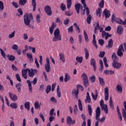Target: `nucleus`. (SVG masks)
<instances>
[{"label":"nucleus","instance_id":"34","mask_svg":"<svg viewBox=\"0 0 126 126\" xmlns=\"http://www.w3.org/2000/svg\"><path fill=\"white\" fill-rule=\"evenodd\" d=\"M78 107L80 111H83V107L82 106V103L81 102V100L80 99H78Z\"/></svg>","mask_w":126,"mask_h":126},{"label":"nucleus","instance_id":"22","mask_svg":"<svg viewBox=\"0 0 126 126\" xmlns=\"http://www.w3.org/2000/svg\"><path fill=\"white\" fill-rule=\"evenodd\" d=\"M108 45L106 46V48H108V49H111L113 48V45L114 44L113 39H110L108 43Z\"/></svg>","mask_w":126,"mask_h":126},{"label":"nucleus","instance_id":"21","mask_svg":"<svg viewBox=\"0 0 126 126\" xmlns=\"http://www.w3.org/2000/svg\"><path fill=\"white\" fill-rule=\"evenodd\" d=\"M85 103H89L90 104L91 103V98L90 97V94L88 92L87 93L86 98L85 100Z\"/></svg>","mask_w":126,"mask_h":126},{"label":"nucleus","instance_id":"49","mask_svg":"<svg viewBox=\"0 0 126 126\" xmlns=\"http://www.w3.org/2000/svg\"><path fill=\"white\" fill-rule=\"evenodd\" d=\"M40 17H41V16L39 14L36 15L35 20L37 22V23H40V22H41Z\"/></svg>","mask_w":126,"mask_h":126},{"label":"nucleus","instance_id":"8","mask_svg":"<svg viewBox=\"0 0 126 126\" xmlns=\"http://www.w3.org/2000/svg\"><path fill=\"white\" fill-rule=\"evenodd\" d=\"M29 73V76L30 77H34L35 74L38 72V70L36 69H33L32 68L29 69V68H27Z\"/></svg>","mask_w":126,"mask_h":126},{"label":"nucleus","instance_id":"33","mask_svg":"<svg viewBox=\"0 0 126 126\" xmlns=\"http://www.w3.org/2000/svg\"><path fill=\"white\" fill-rule=\"evenodd\" d=\"M67 2V8L69 9L70 7H71V5L72 4V0H66Z\"/></svg>","mask_w":126,"mask_h":126},{"label":"nucleus","instance_id":"50","mask_svg":"<svg viewBox=\"0 0 126 126\" xmlns=\"http://www.w3.org/2000/svg\"><path fill=\"white\" fill-rule=\"evenodd\" d=\"M65 15H67V16H71V15H72L73 14V13L70 11V10H69L65 12Z\"/></svg>","mask_w":126,"mask_h":126},{"label":"nucleus","instance_id":"25","mask_svg":"<svg viewBox=\"0 0 126 126\" xmlns=\"http://www.w3.org/2000/svg\"><path fill=\"white\" fill-rule=\"evenodd\" d=\"M116 90L118 93H123V87L120 85H117Z\"/></svg>","mask_w":126,"mask_h":126},{"label":"nucleus","instance_id":"10","mask_svg":"<svg viewBox=\"0 0 126 126\" xmlns=\"http://www.w3.org/2000/svg\"><path fill=\"white\" fill-rule=\"evenodd\" d=\"M86 13L88 16L87 18V22L88 24H90L91 23V20H92V16L90 15V10H89V8H87Z\"/></svg>","mask_w":126,"mask_h":126},{"label":"nucleus","instance_id":"51","mask_svg":"<svg viewBox=\"0 0 126 126\" xmlns=\"http://www.w3.org/2000/svg\"><path fill=\"white\" fill-rule=\"evenodd\" d=\"M60 8H61V9H62V10L63 11H65V9H66V7L65 6V5H64V4H63V3H61Z\"/></svg>","mask_w":126,"mask_h":126},{"label":"nucleus","instance_id":"41","mask_svg":"<svg viewBox=\"0 0 126 126\" xmlns=\"http://www.w3.org/2000/svg\"><path fill=\"white\" fill-rule=\"evenodd\" d=\"M34 108L36 110H38L39 108H41L40 104H39V101H36L34 102Z\"/></svg>","mask_w":126,"mask_h":126},{"label":"nucleus","instance_id":"32","mask_svg":"<svg viewBox=\"0 0 126 126\" xmlns=\"http://www.w3.org/2000/svg\"><path fill=\"white\" fill-rule=\"evenodd\" d=\"M19 3L21 6H24L27 3V0H20Z\"/></svg>","mask_w":126,"mask_h":126},{"label":"nucleus","instance_id":"3","mask_svg":"<svg viewBox=\"0 0 126 126\" xmlns=\"http://www.w3.org/2000/svg\"><path fill=\"white\" fill-rule=\"evenodd\" d=\"M54 37L53 38V42H57V41H62V35L60 29H57L55 30L54 32Z\"/></svg>","mask_w":126,"mask_h":126},{"label":"nucleus","instance_id":"43","mask_svg":"<svg viewBox=\"0 0 126 126\" xmlns=\"http://www.w3.org/2000/svg\"><path fill=\"white\" fill-rule=\"evenodd\" d=\"M83 60V57H78L77 56L76 58V61H77V62H78V63H82V61Z\"/></svg>","mask_w":126,"mask_h":126},{"label":"nucleus","instance_id":"64","mask_svg":"<svg viewBox=\"0 0 126 126\" xmlns=\"http://www.w3.org/2000/svg\"><path fill=\"white\" fill-rule=\"evenodd\" d=\"M104 56H105L104 51L103 52L100 51L99 55H98V57H99V58H103Z\"/></svg>","mask_w":126,"mask_h":126},{"label":"nucleus","instance_id":"46","mask_svg":"<svg viewBox=\"0 0 126 126\" xmlns=\"http://www.w3.org/2000/svg\"><path fill=\"white\" fill-rule=\"evenodd\" d=\"M52 90V87L50 85H47L46 89L45 90L46 94H49L50 91Z\"/></svg>","mask_w":126,"mask_h":126},{"label":"nucleus","instance_id":"59","mask_svg":"<svg viewBox=\"0 0 126 126\" xmlns=\"http://www.w3.org/2000/svg\"><path fill=\"white\" fill-rule=\"evenodd\" d=\"M19 48V47H18V45H17L16 44H13L12 46V50H15V51H17V50H18Z\"/></svg>","mask_w":126,"mask_h":126},{"label":"nucleus","instance_id":"23","mask_svg":"<svg viewBox=\"0 0 126 126\" xmlns=\"http://www.w3.org/2000/svg\"><path fill=\"white\" fill-rule=\"evenodd\" d=\"M72 93L73 95H74L75 97L78 99V94L79 93L78 89L76 90H73L72 91Z\"/></svg>","mask_w":126,"mask_h":126},{"label":"nucleus","instance_id":"11","mask_svg":"<svg viewBox=\"0 0 126 126\" xmlns=\"http://www.w3.org/2000/svg\"><path fill=\"white\" fill-rule=\"evenodd\" d=\"M45 69L47 72H49L50 71V69H51V65L50 64V59L48 57L46 58V63L44 65Z\"/></svg>","mask_w":126,"mask_h":126},{"label":"nucleus","instance_id":"47","mask_svg":"<svg viewBox=\"0 0 126 126\" xmlns=\"http://www.w3.org/2000/svg\"><path fill=\"white\" fill-rule=\"evenodd\" d=\"M27 58H28V59H29L30 62H32V61L33 60V56H32V54L27 53Z\"/></svg>","mask_w":126,"mask_h":126},{"label":"nucleus","instance_id":"15","mask_svg":"<svg viewBox=\"0 0 126 126\" xmlns=\"http://www.w3.org/2000/svg\"><path fill=\"white\" fill-rule=\"evenodd\" d=\"M28 70L27 68L22 70V76H23L25 79H27V78H28V75L27 74V73L28 72Z\"/></svg>","mask_w":126,"mask_h":126},{"label":"nucleus","instance_id":"4","mask_svg":"<svg viewBox=\"0 0 126 126\" xmlns=\"http://www.w3.org/2000/svg\"><path fill=\"white\" fill-rule=\"evenodd\" d=\"M111 21L112 22H116L120 25H124V21H123V20L120 18H116V15L115 14H113L112 16Z\"/></svg>","mask_w":126,"mask_h":126},{"label":"nucleus","instance_id":"39","mask_svg":"<svg viewBox=\"0 0 126 126\" xmlns=\"http://www.w3.org/2000/svg\"><path fill=\"white\" fill-rule=\"evenodd\" d=\"M72 122V119L70 116H68L66 119V123L68 125H71V122Z\"/></svg>","mask_w":126,"mask_h":126},{"label":"nucleus","instance_id":"44","mask_svg":"<svg viewBox=\"0 0 126 126\" xmlns=\"http://www.w3.org/2000/svg\"><path fill=\"white\" fill-rule=\"evenodd\" d=\"M73 26L76 27V30L78 31V33H80V28H79V26L77 25L76 23L73 24Z\"/></svg>","mask_w":126,"mask_h":126},{"label":"nucleus","instance_id":"42","mask_svg":"<svg viewBox=\"0 0 126 126\" xmlns=\"http://www.w3.org/2000/svg\"><path fill=\"white\" fill-rule=\"evenodd\" d=\"M84 35L86 42H88V41H89V38H88V34H87V32H86L85 30L84 31Z\"/></svg>","mask_w":126,"mask_h":126},{"label":"nucleus","instance_id":"61","mask_svg":"<svg viewBox=\"0 0 126 126\" xmlns=\"http://www.w3.org/2000/svg\"><path fill=\"white\" fill-rule=\"evenodd\" d=\"M98 42L99 45H100V46H103V45L105 44V41H104V40L102 39H98Z\"/></svg>","mask_w":126,"mask_h":126},{"label":"nucleus","instance_id":"35","mask_svg":"<svg viewBox=\"0 0 126 126\" xmlns=\"http://www.w3.org/2000/svg\"><path fill=\"white\" fill-rule=\"evenodd\" d=\"M84 51L86 60H88V58H89V52H88V50L86 48H84Z\"/></svg>","mask_w":126,"mask_h":126},{"label":"nucleus","instance_id":"45","mask_svg":"<svg viewBox=\"0 0 126 126\" xmlns=\"http://www.w3.org/2000/svg\"><path fill=\"white\" fill-rule=\"evenodd\" d=\"M10 107H11L12 109H17V103H12L10 104Z\"/></svg>","mask_w":126,"mask_h":126},{"label":"nucleus","instance_id":"14","mask_svg":"<svg viewBox=\"0 0 126 126\" xmlns=\"http://www.w3.org/2000/svg\"><path fill=\"white\" fill-rule=\"evenodd\" d=\"M9 96L12 100V101H13L14 102H15L17 101L18 97H17V95H16L15 94H12L10 92H9Z\"/></svg>","mask_w":126,"mask_h":126},{"label":"nucleus","instance_id":"19","mask_svg":"<svg viewBox=\"0 0 126 126\" xmlns=\"http://www.w3.org/2000/svg\"><path fill=\"white\" fill-rule=\"evenodd\" d=\"M117 32L119 35H122V34H123V32H124V28H123L122 26H118L117 28Z\"/></svg>","mask_w":126,"mask_h":126},{"label":"nucleus","instance_id":"56","mask_svg":"<svg viewBox=\"0 0 126 126\" xmlns=\"http://www.w3.org/2000/svg\"><path fill=\"white\" fill-rule=\"evenodd\" d=\"M122 114L125 121H126V111L124 108L122 109Z\"/></svg>","mask_w":126,"mask_h":126},{"label":"nucleus","instance_id":"40","mask_svg":"<svg viewBox=\"0 0 126 126\" xmlns=\"http://www.w3.org/2000/svg\"><path fill=\"white\" fill-rule=\"evenodd\" d=\"M98 79L99 80V83L100 85L104 86V85H105V81H104V79L101 77H99Z\"/></svg>","mask_w":126,"mask_h":126},{"label":"nucleus","instance_id":"7","mask_svg":"<svg viewBox=\"0 0 126 126\" xmlns=\"http://www.w3.org/2000/svg\"><path fill=\"white\" fill-rule=\"evenodd\" d=\"M100 106L102 111H103V110L105 114H108L109 113V111L108 109V105H107V104H104V100L101 99L100 100Z\"/></svg>","mask_w":126,"mask_h":126},{"label":"nucleus","instance_id":"62","mask_svg":"<svg viewBox=\"0 0 126 126\" xmlns=\"http://www.w3.org/2000/svg\"><path fill=\"white\" fill-rule=\"evenodd\" d=\"M16 78L17 80L19 81V82H21V78H20V75H19V74H16Z\"/></svg>","mask_w":126,"mask_h":126},{"label":"nucleus","instance_id":"36","mask_svg":"<svg viewBox=\"0 0 126 126\" xmlns=\"http://www.w3.org/2000/svg\"><path fill=\"white\" fill-rule=\"evenodd\" d=\"M89 79L92 83H94V82L96 81V76L94 75H93L91 77H90Z\"/></svg>","mask_w":126,"mask_h":126},{"label":"nucleus","instance_id":"20","mask_svg":"<svg viewBox=\"0 0 126 126\" xmlns=\"http://www.w3.org/2000/svg\"><path fill=\"white\" fill-rule=\"evenodd\" d=\"M103 14H104L106 18H109L111 15V13L110 11L108 10L107 9H105L103 11Z\"/></svg>","mask_w":126,"mask_h":126},{"label":"nucleus","instance_id":"24","mask_svg":"<svg viewBox=\"0 0 126 126\" xmlns=\"http://www.w3.org/2000/svg\"><path fill=\"white\" fill-rule=\"evenodd\" d=\"M93 44L96 49H98V45H97V42L96 41V36L94 34H93Z\"/></svg>","mask_w":126,"mask_h":126},{"label":"nucleus","instance_id":"38","mask_svg":"<svg viewBox=\"0 0 126 126\" xmlns=\"http://www.w3.org/2000/svg\"><path fill=\"white\" fill-rule=\"evenodd\" d=\"M25 109L28 110V111H29V110H30V102H25Z\"/></svg>","mask_w":126,"mask_h":126},{"label":"nucleus","instance_id":"18","mask_svg":"<svg viewBox=\"0 0 126 126\" xmlns=\"http://www.w3.org/2000/svg\"><path fill=\"white\" fill-rule=\"evenodd\" d=\"M60 60L62 61V63H65V58L64 57V54L63 53H60L59 54Z\"/></svg>","mask_w":126,"mask_h":126},{"label":"nucleus","instance_id":"37","mask_svg":"<svg viewBox=\"0 0 126 126\" xmlns=\"http://www.w3.org/2000/svg\"><path fill=\"white\" fill-rule=\"evenodd\" d=\"M70 79V76L68 73H66L65 75V78L64 79V82H67Z\"/></svg>","mask_w":126,"mask_h":126},{"label":"nucleus","instance_id":"2","mask_svg":"<svg viewBox=\"0 0 126 126\" xmlns=\"http://www.w3.org/2000/svg\"><path fill=\"white\" fill-rule=\"evenodd\" d=\"M33 20V15L32 13L26 14L24 16V22L26 26L30 27V23Z\"/></svg>","mask_w":126,"mask_h":126},{"label":"nucleus","instance_id":"48","mask_svg":"<svg viewBox=\"0 0 126 126\" xmlns=\"http://www.w3.org/2000/svg\"><path fill=\"white\" fill-rule=\"evenodd\" d=\"M88 109L90 116H92V108H91L90 104L88 105Z\"/></svg>","mask_w":126,"mask_h":126},{"label":"nucleus","instance_id":"6","mask_svg":"<svg viewBox=\"0 0 126 126\" xmlns=\"http://www.w3.org/2000/svg\"><path fill=\"white\" fill-rule=\"evenodd\" d=\"M82 78H83V81L84 83V86L85 87H87L89 85V80H88V77L85 73H83L81 76Z\"/></svg>","mask_w":126,"mask_h":126},{"label":"nucleus","instance_id":"60","mask_svg":"<svg viewBox=\"0 0 126 126\" xmlns=\"http://www.w3.org/2000/svg\"><path fill=\"white\" fill-rule=\"evenodd\" d=\"M12 5L15 8H18V7H19V6L18 5V4L16 2H12Z\"/></svg>","mask_w":126,"mask_h":126},{"label":"nucleus","instance_id":"26","mask_svg":"<svg viewBox=\"0 0 126 126\" xmlns=\"http://www.w3.org/2000/svg\"><path fill=\"white\" fill-rule=\"evenodd\" d=\"M32 11H35L36 10V6L37 5V3H36V0H32Z\"/></svg>","mask_w":126,"mask_h":126},{"label":"nucleus","instance_id":"53","mask_svg":"<svg viewBox=\"0 0 126 126\" xmlns=\"http://www.w3.org/2000/svg\"><path fill=\"white\" fill-rule=\"evenodd\" d=\"M73 112L75 115H77V112H78V108H77V105H75L73 109Z\"/></svg>","mask_w":126,"mask_h":126},{"label":"nucleus","instance_id":"58","mask_svg":"<svg viewBox=\"0 0 126 126\" xmlns=\"http://www.w3.org/2000/svg\"><path fill=\"white\" fill-rule=\"evenodd\" d=\"M15 35V31H14L10 34H9V38L10 39H11L13 38V37H14Z\"/></svg>","mask_w":126,"mask_h":126},{"label":"nucleus","instance_id":"13","mask_svg":"<svg viewBox=\"0 0 126 126\" xmlns=\"http://www.w3.org/2000/svg\"><path fill=\"white\" fill-rule=\"evenodd\" d=\"M80 8L83 9V6L81 3H76L75 4V9L77 14H79L80 12Z\"/></svg>","mask_w":126,"mask_h":126},{"label":"nucleus","instance_id":"16","mask_svg":"<svg viewBox=\"0 0 126 126\" xmlns=\"http://www.w3.org/2000/svg\"><path fill=\"white\" fill-rule=\"evenodd\" d=\"M105 93V101H108L109 100V88L106 87L104 88Z\"/></svg>","mask_w":126,"mask_h":126},{"label":"nucleus","instance_id":"1","mask_svg":"<svg viewBox=\"0 0 126 126\" xmlns=\"http://www.w3.org/2000/svg\"><path fill=\"white\" fill-rule=\"evenodd\" d=\"M112 59L113 61V62L112 63V66L114 68H117V69H119L122 66V63L118 62V61H119V58H118V57L117 56V55L115 53H113L112 56Z\"/></svg>","mask_w":126,"mask_h":126},{"label":"nucleus","instance_id":"5","mask_svg":"<svg viewBox=\"0 0 126 126\" xmlns=\"http://www.w3.org/2000/svg\"><path fill=\"white\" fill-rule=\"evenodd\" d=\"M100 116H101V109H100V107H97L95 111V120H97V121L95 122V126H99L98 120H99Z\"/></svg>","mask_w":126,"mask_h":126},{"label":"nucleus","instance_id":"57","mask_svg":"<svg viewBox=\"0 0 126 126\" xmlns=\"http://www.w3.org/2000/svg\"><path fill=\"white\" fill-rule=\"evenodd\" d=\"M4 9V6H3V2L0 0V11H2Z\"/></svg>","mask_w":126,"mask_h":126},{"label":"nucleus","instance_id":"17","mask_svg":"<svg viewBox=\"0 0 126 126\" xmlns=\"http://www.w3.org/2000/svg\"><path fill=\"white\" fill-rule=\"evenodd\" d=\"M90 64L91 65H92L94 67V71H96V61L94 59V58H92L90 61Z\"/></svg>","mask_w":126,"mask_h":126},{"label":"nucleus","instance_id":"27","mask_svg":"<svg viewBox=\"0 0 126 126\" xmlns=\"http://www.w3.org/2000/svg\"><path fill=\"white\" fill-rule=\"evenodd\" d=\"M96 14L98 17H101L102 14V9H101V8H98L96 9Z\"/></svg>","mask_w":126,"mask_h":126},{"label":"nucleus","instance_id":"63","mask_svg":"<svg viewBox=\"0 0 126 126\" xmlns=\"http://www.w3.org/2000/svg\"><path fill=\"white\" fill-rule=\"evenodd\" d=\"M77 89H80V90L82 92L84 90L83 89V87L81 85H77Z\"/></svg>","mask_w":126,"mask_h":126},{"label":"nucleus","instance_id":"30","mask_svg":"<svg viewBox=\"0 0 126 126\" xmlns=\"http://www.w3.org/2000/svg\"><path fill=\"white\" fill-rule=\"evenodd\" d=\"M21 83H19L16 85V88L18 90V92L20 93L21 92Z\"/></svg>","mask_w":126,"mask_h":126},{"label":"nucleus","instance_id":"28","mask_svg":"<svg viewBox=\"0 0 126 126\" xmlns=\"http://www.w3.org/2000/svg\"><path fill=\"white\" fill-rule=\"evenodd\" d=\"M7 57L8 58V60L10 61V62H14V61H15V57L13 55H7Z\"/></svg>","mask_w":126,"mask_h":126},{"label":"nucleus","instance_id":"31","mask_svg":"<svg viewBox=\"0 0 126 126\" xmlns=\"http://www.w3.org/2000/svg\"><path fill=\"white\" fill-rule=\"evenodd\" d=\"M95 94L94 95V94L93 93H92V96L93 97V99L94 100V101H96L97 100V98L98 97V92H97V90H95Z\"/></svg>","mask_w":126,"mask_h":126},{"label":"nucleus","instance_id":"52","mask_svg":"<svg viewBox=\"0 0 126 126\" xmlns=\"http://www.w3.org/2000/svg\"><path fill=\"white\" fill-rule=\"evenodd\" d=\"M0 52L1 53L2 57H3V59H5V57H6V54H5V52H4V51H3L1 48H0Z\"/></svg>","mask_w":126,"mask_h":126},{"label":"nucleus","instance_id":"29","mask_svg":"<svg viewBox=\"0 0 126 126\" xmlns=\"http://www.w3.org/2000/svg\"><path fill=\"white\" fill-rule=\"evenodd\" d=\"M27 83L28 84L29 91L31 92V93H32V84H31V81L28 80L27 81Z\"/></svg>","mask_w":126,"mask_h":126},{"label":"nucleus","instance_id":"54","mask_svg":"<svg viewBox=\"0 0 126 126\" xmlns=\"http://www.w3.org/2000/svg\"><path fill=\"white\" fill-rule=\"evenodd\" d=\"M57 96L59 97V98H61V92H60V86H58L57 89Z\"/></svg>","mask_w":126,"mask_h":126},{"label":"nucleus","instance_id":"9","mask_svg":"<svg viewBox=\"0 0 126 126\" xmlns=\"http://www.w3.org/2000/svg\"><path fill=\"white\" fill-rule=\"evenodd\" d=\"M44 11L48 16H51L53 13V12L52 11V8L49 5L45 6L44 7Z\"/></svg>","mask_w":126,"mask_h":126},{"label":"nucleus","instance_id":"12","mask_svg":"<svg viewBox=\"0 0 126 126\" xmlns=\"http://www.w3.org/2000/svg\"><path fill=\"white\" fill-rule=\"evenodd\" d=\"M122 51H123V52L125 51V50H124V45L123 44H121L119 46V48L117 51V55L118 56V57H123V56H124V53H123V52H122Z\"/></svg>","mask_w":126,"mask_h":126},{"label":"nucleus","instance_id":"55","mask_svg":"<svg viewBox=\"0 0 126 126\" xmlns=\"http://www.w3.org/2000/svg\"><path fill=\"white\" fill-rule=\"evenodd\" d=\"M104 4H105V1L104 0H101L99 4V6L101 8H103V7H104Z\"/></svg>","mask_w":126,"mask_h":126}]
</instances>
